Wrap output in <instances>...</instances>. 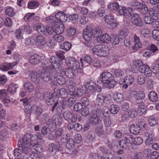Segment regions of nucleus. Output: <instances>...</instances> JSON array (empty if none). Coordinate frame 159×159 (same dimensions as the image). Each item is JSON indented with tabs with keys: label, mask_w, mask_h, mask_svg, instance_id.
Instances as JSON below:
<instances>
[{
	"label": "nucleus",
	"mask_w": 159,
	"mask_h": 159,
	"mask_svg": "<svg viewBox=\"0 0 159 159\" xmlns=\"http://www.w3.org/2000/svg\"><path fill=\"white\" fill-rule=\"evenodd\" d=\"M5 13L7 15L11 17H12L16 15V12L14 9L10 7H7Z\"/></svg>",
	"instance_id": "obj_38"
},
{
	"label": "nucleus",
	"mask_w": 159,
	"mask_h": 159,
	"mask_svg": "<svg viewBox=\"0 0 159 159\" xmlns=\"http://www.w3.org/2000/svg\"><path fill=\"white\" fill-rule=\"evenodd\" d=\"M133 24L138 26H142L143 24L141 18L138 14H134L133 15L132 19Z\"/></svg>",
	"instance_id": "obj_22"
},
{
	"label": "nucleus",
	"mask_w": 159,
	"mask_h": 159,
	"mask_svg": "<svg viewBox=\"0 0 159 159\" xmlns=\"http://www.w3.org/2000/svg\"><path fill=\"white\" fill-rule=\"evenodd\" d=\"M53 118L54 120L53 126L54 128H56V125H59L61 122L62 118L59 115L57 114L54 115Z\"/></svg>",
	"instance_id": "obj_33"
},
{
	"label": "nucleus",
	"mask_w": 159,
	"mask_h": 159,
	"mask_svg": "<svg viewBox=\"0 0 159 159\" xmlns=\"http://www.w3.org/2000/svg\"><path fill=\"white\" fill-rule=\"evenodd\" d=\"M120 41V38L118 35L117 34H112L111 35L110 37V42L114 45L118 44Z\"/></svg>",
	"instance_id": "obj_30"
},
{
	"label": "nucleus",
	"mask_w": 159,
	"mask_h": 159,
	"mask_svg": "<svg viewBox=\"0 0 159 159\" xmlns=\"http://www.w3.org/2000/svg\"><path fill=\"white\" fill-rule=\"evenodd\" d=\"M43 138V136L40 133L37 134H34L32 135V142H34V144L37 143L38 139H42Z\"/></svg>",
	"instance_id": "obj_60"
},
{
	"label": "nucleus",
	"mask_w": 159,
	"mask_h": 159,
	"mask_svg": "<svg viewBox=\"0 0 159 159\" xmlns=\"http://www.w3.org/2000/svg\"><path fill=\"white\" fill-rule=\"evenodd\" d=\"M46 60L48 59L45 58V56L43 54H34L31 56L29 58L30 63L34 65L39 64L41 61L42 65Z\"/></svg>",
	"instance_id": "obj_5"
},
{
	"label": "nucleus",
	"mask_w": 159,
	"mask_h": 159,
	"mask_svg": "<svg viewBox=\"0 0 159 159\" xmlns=\"http://www.w3.org/2000/svg\"><path fill=\"white\" fill-rule=\"evenodd\" d=\"M99 119L97 115L94 113L90 117L89 121L92 124H95L98 123L99 122Z\"/></svg>",
	"instance_id": "obj_44"
},
{
	"label": "nucleus",
	"mask_w": 159,
	"mask_h": 159,
	"mask_svg": "<svg viewBox=\"0 0 159 159\" xmlns=\"http://www.w3.org/2000/svg\"><path fill=\"white\" fill-rule=\"evenodd\" d=\"M20 101H23V105L25 106L24 111L26 114H29L31 112L32 113L31 107H30V100L27 98L22 99L20 100Z\"/></svg>",
	"instance_id": "obj_19"
},
{
	"label": "nucleus",
	"mask_w": 159,
	"mask_h": 159,
	"mask_svg": "<svg viewBox=\"0 0 159 159\" xmlns=\"http://www.w3.org/2000/svg\"><path fill=\"white\" fill-rule=\"evenodd\" d=\"M24 89L26 91L29 93L32 92L34 89V86L33 84L30 82H25L23 85Z\"/></svg>",
	"instance_id": "obj_37"
},
{
	"label": "nucleus",
	"mask_w": 159,
	"mask_h": 159,
	"mask_svg": "<svg viewBox=\"0 0 159 159\" xmlns=\"http://www.w3.org/2000/svg\"><path fill=\"white\" fill-rule=\"evenodd\" d=\"M43 100L45 101L48 105L53 104L56 101V99L54 98L52 95L49 93L45 92L43 95Z\"/></svg>",
	"instance_id": "obj_14"
},
{
	"label": "nucleus",
	"mask_w": 159,
	"mask_h": 159,
	"mask_svg": "<svg viewBox=\"0 0 159 159\" xmlns=\"http://www.w3.org/2000/svg\"><path fill=\"white\" fill-rule=\"evenodd\" d=\"M108 8L111 11L116 10L119 8L118 2H111L108 5Z\"/></svg>",
	"instance_id": "obj_39"
},
{
	"label": "nucleus",
	"mask_w": 159,
	"mask_h": 159,
	"mask_svg": "<svg viewBox=\"0 0 159 159\" xmlns=\"http://www.w3.org/2000/svg\"><path fill=\"white\" fill-rule=\"evenodd\" d=\"M56 18L60 22H65L67 17L66 14L62 11L57 12L55 15Z\"/></svg>",
	"instance_id": "obj_25"
},
{
	"label": "nucleus",
	"mask_w": 159,
	"mask_h": 159,
	"mask_svg": "<svg viewBox=\"0 0 159 159\" xmlns=\"http://www.w3.org/2000/svg\"><path fill=\"white\" fill-rule=\"evenodd\" d=\"M46 22L48 24H51L52 26H57L59 24L58 22L56 20V18L52 16L47 17L45 19Z\"/></svg>",
	"instance_id": "obj_28"
},
{
	"label": "nucleus",
	"mask_w": 159,
	"mask_h": 159,
	"mask_svg": "<svg viewBox=\"0 0 159 159\" xmlns=\"http://www.w3.org/2000/svg\"><path fill=\"white\" fill-rule=\"evenodd\" d=\"M118 13L120 15L124 16L126 17H130L132 15L129 9L125 7H121L118 11Z\"/></svg>",
	"instance_id": "obj_26"
},
{
	"label": "nucleus",
	"mask_w": 159,
	"mask_h": 159,
	"mask_svg": "<svg viewBox=\"0 0 159 159\" xmlns=\"http://www.w3.org/2000/svg\"><path fill=\"white\" fill-rule=\"evenodd\" d=\"M129 131L132 134L135 135H138L140 133V128L138 126L137 124H133L130 126Z\"/></svg>",
	"instance_id": "obj_29"
},
{
	"label": "nucleus",
	"mask_w": 159,
	"mask_h": 159,
	"mask_svg": "<svg viewBox=\"0 0 159 159\" xmlns=\"http://www.w3.org/2000/svg\"><path fill=\"white\" fill-rule=\"evenodd\" d=\"M55 79L53 81H56L60 85L64 84L65 82V79L64 77L61 75H63V74H61L60 72L58 70H56L55 72Z\"/></svg>",
	"instance_id": "obj_16"
},
{
	"label": "nucleus",
	"mask_w": 159,
	"mask_h": 159,
	"mask_svg": "<svg viewBox=\"0 0 159 159\" xmlns=\"http://www.w3.org/2000/svg\"><path fill=\"white\" fill-rule=\"evenodd\" d=\"M9 93L7 90L4 89H0V99H2L5 106H8L10 102Z\"/></svg>",
	"instance_id": "obj_11"
},
{
	"label": "nucleus",
	"mask_w": 159,
	"mask_h": 159,
	"mask_svg": "<svg viewBox=\"0 0 159 159\" xmlns=\"http://www.w3.org/2000/svg\"><path fill=\"white\" fill-rule=\"evenodd\" d=\"M46 27L41 23L35 25L34 28L40 34H46Z\"/></svg>",
	"instance_id": "obj_24"
},
{
	"label": "nucleus",
	"mask_w": 159,
	"mask_h": 159,
	"mask_svg": "<svg viewBox=\"0 0 159 159\" xmlns=\"http://www.w3.org/2000/svg\"><path fill=\"white\" fill-rule=\"evenodd\" d=\"M39 3L37 1H33L28 3V7L30 9H34L37 8L39 6Z\"/></svg>",
	"instance_id": "obj_45"
},
{
	"label": "nucleus",
	"mask_w": 159,
	"mask_h": 159,
	"mask_svg": "<svg viewBox=\"0 0 159 159\" xmlns=\"http://www.w3.org/2000/svg\"><path fill=\"white\" fill-rule=\"evenodd\" d=\"M102 33V31L98 27L94 28L91 31L92 35L95 37H99Z\"/></svg>",
	"instance_id": "obj_40"
},
{
	"label": "nucleus",
	"mask_w": 159,
	"mask_h": 159,
	"mask_svg": "<svg viewBox=\"0 0 159 159\" xmlns=\"http://www.w3.org/2000/svg\"><path fill=\"white\" fill-rule=\"evenodd\" d=\"M54 26L55 28V33L56 34H61L64 30V26L63 25Z\"/></svg>",
	"instance_id": "obj_55"
},
{
	"label": "nucleus",
	"mask_w": 159,
	"mask_h": 159,
	"mask_svg": "<svg viewBox=\"0 0 159 159\" xmlns=\"http://www.w3.org/2000/svg\"><path fill=\"white\" fill-rule=\"evenodd\" d=\"M48 60H46L41 65L44 71L40 72V78L43 81L48 82L54 80L56 69L52 64H49Z\"/></svg>",
	"instance_id": "obj_1"
},
{
	"label": "nucleus",
	"mask_w": 159,
	"mask_h": 159,
	"mask_svg": "<svg viewBox=\"0 0 159 159\" xmlns=\"http://www.w3.org/2000/svg\"><path fill=\"white\" fill-rule=\"evenodd\" d=\"M134 76L133 75H126L124 80V82L127 84L129 85L132 84L134 81Z\"/></svg>",
	"instance_id": "obj_46"
},
{
	"label": "nucleus",
	"mask_w": 159,
	"mask_h": 159,
	"mask_svg": "<svg viewBox=\"0 0 159 159\" xmlns=\"http://www.w3.org/2000/svg\"><path fill=\"white\" fill-rule=\"evenodd\" d=\"M124 100L123 95L120 93H117L116 97H115V100L117 102L120 103L123 102Z\"/></svg>",
	"instance_id": "obj_57"
},
{
	"label": "nucleus",
	"mask_w": 159,
	"mask_h": 159,
	"mask_svg": "<svg viewBox=\"0 0 159 159\" xmlns=\"http://www.w3.org/2000/svg\"><path fill=\"white\" fill-rule=\"evenodd\" d=\"M128 114L129 117L132 118H134L137 116V113L135 109L132 108L129 110Z\"/></svg>",
	"instance_id": "obj_52"
},
{
	"label": "nucleus",
	"mask_w": 159,
	"mask_h": 159,
	"mask_svg": "<svg viewBox=\"0 0 159 159\" xmlns=\"http://www.w3.org/2000/svg\"><path fill=\"white\" fill-rule=\"evenodd\" d=\"M75 146V143L73 139H69L66 145L67 149V151L66 152L67 153L70 155L77 154L78 151L74 149Z\"/></svg>",
	"instance_id": "obj_10"
},
{
	"label": "nucleus",
	"mask_w": 159,
	"mask_h": 159,
	"mask_svg": "<svg viewBox=\"0 0 159 159\" xmlns=\"http://www.w3.org/2000/svg\"><path fill=\"white\" fill-rule=\"evenodd\" d=\"M17 145L18 147L22 148L23 152L25 154H28L31 151L30 146L31 145L23 144L20 141H18Z\"/></svg>",
	"instance_id": "obj_27"
},
{
	"label": "nucleus",
	"mask_w": 159,
	"mask_h": 159,
	"mask_svg": "<svg viewBox=\"0 0 159 159\" xmlns=\"http://www.w3.org/2000/svg\"><path fill=\"white\" fill-rule=\"evenodd\" d=\"M100 78L103 84H108L112 80H113L114 77L110 72L104 71L102 72L100 75Z\"/></svg>",
	"instance_id": "obj_9"
},
{
	"label": "nucleus",
	"mask_w": 159,
	"mask_h": 159,
	"mask_svg": "<svg viewBox=\"0 0 159 159\" xmlns=\"http://www.w3.org/2000/svg\"><path fill=\"white\" fill-rule=\"evenodd\" d=\"M33 40L34 39H28L26 40V41L29 42L28 44L33 45L36 44V45L39 47L45 45L46 43V39L41 35H39L37 36L35 41H33Z\"/></svg>",
	"instance_id": "obj_7"
},
{
	"label": "nucleus",
	"mask_w": 159,
	"mask_h": 159,
	"mask_svg": "<svg viewBox=\"0 0 159 159\" xmlns=\"http://www.w3.org/2000/svg\"><path fill=\"white\" fill-rule=\"evenodd\" d=\"M104 96L100 93H98L96 100V104L99 106H102L104 102Z\"/></svg>",
	"instance_id": "obj_35"
},
{
	"label": "nucleus",
	"mask_w": 159,
	"mask_h": 159,
	"mask_svg": "<svg viewBox=\"0 0 159 159\" xmlns=\"http://www.w3.org/2000/svg\"><path fill=\"white\" fill-rule=\"evenodd\" d=\"M120 146L123 148H128L129 149L130 145L128 142L124 140H121L119 142Z\"/></svg>",
	"instance_id": "obj_53"
},
{
	"label": "nucleus",
	"mask_w": 159,
	"mask_h": 159,
	"mask_svg": "<svg viewBox=\"0 0 159 159\" xmlns=\"http://www.w3.org/2000/svg\"><path fill=\"white\" fill-rule=\"evenodd\" d=\"M34 13H28L26 14L24 17V20L26 21L30 22L32 21L34 18Z\"/></svg>",
	"instance_id": "obj_59"
},
{
	"label": "nucleus",
	"mask_w": 159,
	"mask_h": 159,
	"mask_svg": "<svg viewBox=\"0 0 159 159\" xmlns=\"http://www.w3.org/2000/svg\"><path fill=\"white\" fill-rule=\"evenodd\" d=\"M75 88H68V92L69 94L71 96H73L75 97L79 95L78 92H76L75 90Z\"/></svg>",
	"instance_id": "obj_51"
},
{
	"label": "nucleus",
	"mask_w": 159,
	"mask_h": 159,
	"mask_svg": "<svg viewBox=\"0 0 159 159\" xmlns=\"http://www.w3.org/2000/svg\"><path fill=\"white\" fill-rule=\"evenodd\" d=\"M74 70L70 68H66L65 69V71H64V74H65L66 76L68 78H74L75 77Z\"/></svg>",
	"instance_id": "obj_34"
},
{
	"label": "nucleus",
	"mask_w": 159,
	"mask_h": 159,
	"mask_svg": "<svg viewBox=\"0 0 159 159\" xmlns=\"http://www.w3.org/2000/svg\"><path fill=\"white\" fill-rule=\"evenodd\" d=\"M18 87V84L15 83H12L9 85L7 90V92H10L11 94H15L16 92V90Z\"/></svg>",
	"instance_id": "obj_31"
},
{
	"label": "nucleus",
	"mask_w": 159,
	"mask_h": 159,
	"mask_svg": "<svg viewBox=\"0 0 159 159\" xmlns=\"http://www.w3.org/2000/svg\"><path fill=\"white\" fill-rule=\"evenodd\" d=\"M63 150L62 147L59 143H52L49 146L48 152L51 153L54 152H55L56 151H62Z\"/></svg>",
	"instance_id": "obj_18"
},
{
	"label": "nucleus",
	"mask_w": 159,
	"mask_h": 159,
	"mask_svg": "<svg viewBox=\"0 0 159 159\" xmlns=\"http://www.w3.org/2000/svg\"><path fill=\"white\" fill-rule=\"evenodd\" d=\"M129 93L130 94L133 93V95H136V98H140V99L143 100L145 95L144 93L142 91L139 92V93H136V92L133 91L132 90H130L129 91Z\"/></svg>",
	"instance_id": "obj_42"
},
{
	"label": "nucleus",
	"mask_w": 159,
	"mask_h": 159,
	"mask_svg": "<svg viewBox=\"0 0 159 159\" xmlns=\"http://www.w3.org/2000/svg\"><path fill=\"white\" fill-rule=\"evenodd\" d=\"M124 137L125 140L129 143V145H132L134 137L129 133L125 134Z\"/></svg>",
	"instance_id": "obj_41"
},
{
	"label": "nucleus",
	"mask_w": 159,
	"mask_h": 159,
	"mask_svg": "<svg viewBox=\"0 0 159 159\" xmlns=\"http://www.w3.org/2000/svg\"><path fill=\"white\" fill-rule=\"evenodd\" d=\"M30 75L32 80L35 84H38L39 83L40 79V74H39L37 72L33 70L30 72Z\"/></svg>",
	"instance_id": "obj_23"
},
{
	"label": "nucleus",
	"mask_w": 159,
	"mask_h": 159,
	"mask_svg": "<svg viewBox=\"0 0 159 159\" xmlns=\"http://www.w3.org/2000/svg\"><path fill=\"white\" fill-rule=\"evenodd\" d=\"M89 26L84 30L83 35L84 40V42L85 45L88 47H91L92 46L93 42L92 40V34L91 33Z\"/></svg>",
	"instance_id": "obj_4"
},
{
	"label": "nucleus",
	"mask_w": 159,
	"mask_h": 159,
	"mask_svg": "<svg viewBox=\"0 0 159 159\" xmlns=\"http://www.w3.org/2000/svg\"><path fill=\"white\" fill-rule=\"evenodd\" d=\"M139 71L142 73H144L146 76H150L152 73L149 66L147 64H144L139 68Z\"/></svg>",
	"instance_id": "obj_21"
},
{
	"label": "nucleus",
	"mask_w": 159,
	"mask_h": 159,
	"mask_svg": "<svg viewBox=\"0 0 159 159\" xmlns=\"http://www.w3.org/2000/svg\"><path fill=\"white\" fill-rule=\"evenodd\" d=\"M110 108V112L113 114H117L119 110L118 107L116 105H111Z\"/></svg>",
	"instance_id": "obj_61"
},
{
	"label": "nucleus",
	"mask_w": 159,
	"mask_h": 159,
	"mask_svg": "<svg viewBox=\"0 0 159 159\" xmlns=\"http://www.w3.org/2000/svg\"><path fill=\"white\" fill-rule=\"evenodd\" d=\"M92 50L93 54L100 57L107 56L109 53L107 47L102 45L96 46L93 48Z\"/></svg>",
	"instance_id": "obj_3"
},
{
	"label": "nucleus",
	"mask_w": 159,
	"mask_h": 159,
	"mask_svg": "<svg viewBox=\"0 0 159 159\" xmlns=\"http://www.w3.org/2000/svg\"><path fill=\"white\" fill-rule=\"evenodd\" d=\"M67 66L70 68L74 70H76L80 68V64L79 61L75 58L71 57H69L66 60Z\"/></svg>",
	"instance_id": "obj_8"
},
{
	"label": "nucleus",
	"mask_w": 159,
	"mask_h": 159,
	"mask_svg": "<svg viewBox=\"0 0 159 159\" xmlns=\"http://www.w3.org/2000/svg\"><path fill=\"white\" fill-rule=\"evenodd\" d=\"M133 39H134V46L133 47V49L134 50H137L141 47V44L140 42L139 38L134 34L133 37L129 36L127 39H125L124 41L125 45L129 47L131 44Z\"/></svg>",
	"instance_id": "obj_2"
},
{
	"label": "nucleus",
	"mask_w": 159,
	"mask_h": 159,
	"mask_svg": "<svg viewBox=\"0 0 159 159\" xmlns=\"http://www.w3.org/2000/svg\"><path fill=\"white\" fill-rule=\"evenodd\" d=\"M149 14L155 20L159 18V12L157 10L154 8H152L149 11Z\"/></svg>",
	"instance_id": "obj_32"
},
{
	"label": "nucleus",
	"mask_w": 159,
	"mask_h": 159,
	"mask_svg": "<svg viewBox=\"0 0 159 159\" xmlns=\"http://www.w3.org/2000/svg\"><path fill=\"white\" fill-rule=\"evenodd\" d=\"M143 142V139L140 137H137L134 138L132 145H140Z\"/></svg>",
	"instance_id": "obj_56"
},
{
	"label": "nucleus",
	"mask_w": 159,
	"mask_h": 159,
	"mask_svg": "<svg viewBox=\"0 0 159 159\" xmlns=\"http://www.w3.org/2000/svg\"><path fill=\"white\" fill-rule=\"evenodd\" d=\"M32 113L36 115V119L39 120L40 116L42 114L43 111L41 107L37 105H34L31 106Z\"/></svg>",
	"instance_id": "obj_20"
},
{
	"label": "nucleus",
	"mask_w": 159,
	"mask_h": 159,
	"mask_svg": "<svg viewBox=\"0 0 159 159\" xmlns=\"http://www.w3.org/2000/svg\"><path fill=\"white\" fill-rule=\"evenodd\" d=\"M71 47V44L68 42H65L61 45V48L66 51L69 50Z\"/></svg>",
	"instance_id": "obj_48"
},
{
	"label": "nucleus",
	"mask_w": 159,
	"mask_h": 159,
	"mask_svg": "<svg viewBox=\"0 0 159 159\" xmlns=\"http://www.w3.org/2000/svg\"><path fill=\"white\" fill-rule=\"evenodd\" d=\"M48 60L49 64L52 65L54 68H55V66L53 65L56 64V66H57L56 67L57 68V70H58L61 74H62L64 73V69L61 66L62 62L61 61H60L57 57L52 56L50 57V60L48 59Z\"/></svg>",
	"instance_id": "obj_6"
},
{
	"label": "nucleus",
	"mask_w": 159,
	"mask_h": 159,
	"mask_svg": "<svg viewBox=\"0 0 159 159\" xmlns=\"http://www.w3.org/2000/svg\"><path fill=\"white\" fill-rule=\"evenodd\" d=\"M105 22L108 25H111L110 27L114 28L118 25V24L114 20V16L111 14L105 16L104 17Z\"/></svg>",
	"instance_id": "obj_12"
},
{
	"label": "nucleus",
	"mask_w": 159,
	"mask_h": 159,
	"mask_svg": "<svg viewBox=\"0 0 159 159\" xmlns=\"http://www.w3.org/2000/svg\"><path fill=\"white\" fill-rule=\"evenodd\" d=\"M148 98L149 100L152 102H155L158 99L157 94L153 91L149 93Z\"/></svg>",
	"instance_id": "obj_49"
},
{
	"label": "nucleus",
	"mask_w": 159,
	"mask_h": 159,
	"mask_svg": "<svg viewBox=\"0 0 159 159\" xmlns=\"http://www.w3.org/2000/svg\"><path fill=\"white\" fill-rule=\"evenodd\" d=\"M32 140V135L30 134L27 133L24 136L21 140L18 141H20L23 144L31 145L34 144V142H33Z\"/></svg>",
	"instance_id": "obj_13"
},
{
	"label": "nucleus",
	"mask_w": 159,
	"mask_h": 159,
	"mask_svg": "<svg viewBox=\"0 0 159 159\" xmlns=\"http://www.w3.org/2000/svg\"><path fill=\"white\" fill-rule=\"evenodd\" d=\"M142 4L136 0H133L131 2L130 6L132 9H138L140 8Z\"/></svg>",
	"instance_id": "obj_36"
},
{
	"label": "nucleus",
	"mask_w": 159,
	"mask_h": 159,
	"mask_svg": "<svg viewBox=\"0 0 159 159\" xmlns=\"http://www.w3.org/2000/svg\"><path fill=\"white\" fill-rule=\"evenodd\" d=\"M137 111L141 115L145 114L146 112V107L144 103L139 105Z\"/></svg>",
	"instance_id": "obj_43"
},
{
	"label": "nucleus",
	"mask_w": 159,
	"mask_h": 159,
	"mask_svg": "<svg viewBox=\"0 0 159 159\" xmlns=\"http://www.w3.org/2000/svg\"><path fill=\"white\" fill-rule=\"evenodd\" d=\"M23 30L21 29H18L15 31V37L17 39H23Z\"/></svg>",
	"instance_id": "obj_47"
},
{
	"label": "nucleus",
	"mask_w": 159,
	"mask_h": 159,
	"mask_svg": "<svg viewBox=\"0 0 159 159\" xmlns=\"http://www.w3.org/2000/svg\"><path fill=\"white\" fill-rule=\"evenodd\" d=\"M17 63V62L15 61L11 63L5 62L0 65V69L2 71H7L12 69Z\"/></svg>",
	"instance_id": "obj_15"
},
{
	"label": "nucleus",
	"mask_w": 159,
	"mask_h": 159,
	"mask_svg": "<svg viewBox=\"0 0 159 159\" xmlns=\"http://www.w3.org/2000/svg\"><path fill=\"white\" fill-rule=\"evenodd\" d=\"M110 37L108 34L105 33L101 36L99 39L100 41L103 42L108 43L110 42Z\"/></svg>",
	"instance_id": "obj_50"
},
{
	"label": "nucleus",
	"mask_w": 159,
	"mask_h": 159,
	"mask_svg": "<svg viewBox=\"0 0 159 159\" xmlns=\"http://www.w3.org/2000/svg\"><path fill=\"white\" fill-rule=\"evenodd\" d=\"M129 34V31L128 29L124 28L120 30L119 35L121 38H126Z\"/></svg>",
	"instance_id": "obj_64"
},
{
	"label": "nucleus",
	"mask_w": 159,
	"mask_h": 159,
	"mask_svg": "<svg viewBox=\"0 0 159 159\" xmlns=\"http://www.w3.org/2000/svg\"><path fill=\"white\" fill-rule=\"evenodd\" d=\"M107 11V10L106 8L101 7L98 10L97 14L100 17H104Z\"/></svg>",
	"instance_id": "obj_54"
},
{
	"label": "nucleus",
	"mask_w": 159,
	"mask_h": 159,
	"mask_svg": "<svg viewBox=\"0 0 159 159\" xmlns=\"http://www.w3.org/2000/svg\"><path fill=\"white\" fill-rule=\"evenodd\" d=\"M144 22L146 24H149L153 22V19L150 16L147 15L145 16L143 18Z\"/></svg>",
	"instance_id": "obj_62"
},
{
	"label": "nucleus",
	"mask_w": 159,
	"mask_h": 159,
	"mask_svg": "<svg viewBox=\"0 0 159 159\" xmlns=\"http://www.w3.org/2000/svg\"><path fill=\"white\" fill-rule=\"evenodd\" d=\"M138 125L140 128V130L141 129L143 130H144L147 126V124L144 121L141 120L139 121Z\"/></svg>",
	"instance_id": "obj_63"
},
{
	"label": "nucleus",
	"mask_w": 159,
	"mask_h": 159,
	"mask_svg": "<svg viewBox=\"0 0 159 159\" xmlns=\"http://www.w3.org/2000/svg\"><path fill=\"white\" fill-rule=\"evenodd\" d=\"M61 34H56L54 35L53 38L54 40L57 42L60 43L64 41V37Z\"/></svg>",
	"instance_id": "obj_58"
},
{
	"label": "nucleus",
	"mask_w": 159,
	"mask_h": 159,
	"mask_svg": "<svg viewBox=\"0 0 159 159\" xmlns=\"http://www.w3.org/2000/svg\"><path fill=\"white\" fill-rule=\"evenodd\" d=\"M63 150L62 147L59 143H52L49 146L48 152L51 153L54 152H55L56 151H62Z\"/></svg>",
	"instance_id": "obj_17"
}]
</instances>
